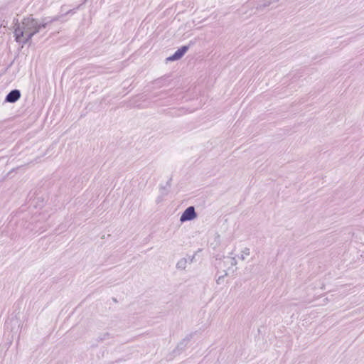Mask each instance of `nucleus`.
<instances>
[{"mask_svg": "<svg viewBox=\"0 0 364 364\" xmlns=\"http://www.w3.org/2000/svg\"><path fill=\"white\" fill-rule=\"evenodd\" d=\"M60 19V16L45 17L41 22L33 17L24 18L21 23L15 24L14 36L17 43L26 44L29 43L34 35L38 33L42 28H46L49 24L57 21Z\"/></svg>", "mask_w": 364, "mask_h": 364, "instance_id": "nucleus-1", "label": "nucleus"}, {"mask_svg": "<svg viewBox=\"0 0 364 364\" xmlns=\"http://www.w3.org/2000/svg\"><path fill=\"white\" fill-rule=\"evenodd\" d=\"M197 217V214L193 206L188 207L182 213L180 220L181 222L188 221L193 220Z\"/></svg>", "mask_w": 364, "mask_h": 364, "instance_id": "nucleus-2", "label": "nucleus"}, {"mask_svg": "<svg viewBox=\"0 0 364 364\" xmlns=\"http://www.w3.org/2000/svg\"><path fill=\"white\" fill-rule=\"evenodd\" d=\"M189 49V46H183L182 47H181L179 49H178L173 55L168 57L166 58V61H174V60H178L179 59H181L185 54L186 53L188 50Z\"/></svg>", "mask_w": 364, "mask_h": 364, "instance_id": "nucleus-3", "label": "nucleus"}, {"mask_svg": "<svg viewBox=\"0 0 364 364\" xmlns=\"http://www.w3.org/2000/svg\"><path fill=\"white\" fill-rule=\"evenodd\" d=\"M21 91L18 89H14L6 95L4 102L9 103H15L21 98Z\"/></svg>", "mask_w": 364, "mask_h": 364, "instance_id": "nucleus-4", "label": "nucleus"}, {"mask_svg": "<svg viewBox=\"0 0 364 364\" xmlns=\"http://www.w3.org/2000/svg\"><path fill=\"white\" fill-rule=\"evenodd\" d=\"M191 339V335H189L184 338L176 346V349L174 350V353L176 354H180L182 353L185 349L186 348L188 343L190 342Z\"/></svg>", "mask_w": 364, "mask_h": 364, "instance_id": "nucleus-5", "label": "nucleus"}, {"mask_svg": "<svg viewBox=\"0 0 364 364\" xmlns=\"http://www.w3.org/2000/svg\"><path fill=\"white\" fill-rule=\"evenodd\" d=\"M112 338V335L109 333H104L101 335H100L97 338V342H102V341H105L106 340H108L109 338Z\"/></svg>", "mask_w": 364, "mask_h": 364, "instance_id": "nucleus-6", "label": "nucleus"}, {"mask_svg": "<svg viewBox=\"0 0 364 364\" xmlns=\"http://www.w3.org/2000/svg\"><path fill=\"white\" fill-rule=\"evenodd\" d=\"M188 263V261L186 258L181 259L176 264L177 269H185L186 267V264Z\"/></svg>", "mask_w": 364, "mask_h": 364, "instance_id": "nucleus-7", "label": "nucleus"}, {"mask_svg": "<svg viewBox=\"0 0 364 364\" xmlns=\"http://www.w3.org/2000/svg\"><path fill=\"white\" fill-rule=\"evenodd\" d=\"M250 254V250L249 248H245L242 251V253H241V256L240 257V258L242 259V260H245L246 257L249 256Z\"/></svg>", "mask_w": 364, "mask_h": 364, "instance_id": "nucleus-8", "label": "nucleus"}, {"mask_svg": "<svg viewBox=\"0 0 364 364\" xmlns=\"http://www.w3.org/2000/svg\"><path fill=\"white\" fill-rule=\"evenodd\" d=\"M227 259H228L227 262L228 263H230L232 266H235L237 264V260H236L235 257H228Z\"/></svg>", "mask_w": 364, "mask_h": 364, "instance_id": "nucleus-9", "label": "nucleus"}, {"mask_svg": "<svg viewBox=\"0 0 364 364\" xmlns=\"http://www.w3.org/2000/svg\"><path fill=\"white\" fill-rule=\"evenodd\" d=\"M78 9V7L75 8V9H70L69 11H68L65 15H68V14H75L77 9Z\"/></svg>", "mask_w": 364, "mask_h": 364, "instance_id": "nucleus-10", "label": "nucleus"}, {"mask_svg": "<svg viewBox=\"0 0 364 364\" xmlns=\"http://www.w3.org/2000/svg\"><path fill=\"white\" fill-rule=\"evenodd\" d=\"M168 192V190L166 187L161 188V195H166Z\"/></svg>", "mask_w": 364, "mask_h": 364, "instance_id": "nucleus-11", "label": "nucleus"}, {"mask_svg": "<svg viewBox=\"0 0 364 364\" xmlns=\"http://www.w3.org/2000/svg\"><path fill=\"white\" fill-rule=\"evenodd\" d=\"M223 278V276L219 277V278L217 280V283L220 284V281H222V279Z\"/></svg>", "mask_w": 364, "mask_h": 364, "instance_id": "nucleus-12", "label": "nucleus"}, {"mask_svg": "<svg viewBox=\"0 0 364 364\" xmlns=\"http://www.w3.org/2000/svg\"><path fill=\"white\" fill-rule=\"evenodd\" d=\"M223 278V276L219 277V278L217 280V283L220 284V281H222V279Z\"/></svg>", "mask_w": 364, "mask_h": 364, "instance_id": "nucleus-13", "label": "nucleus"}, {"mask_svg": "<svg viewBox=\"0 0 364 364\" xmlns=\"http://www.w3.org/2000/svg\"><path fill=\"white\" fill-rule=\"evenodd\" d=\"M171 181V179H169V180H168V181L167 182V186H168V187H170V183H169V181Z\"/></svg>", "mask_w": 364, "mask_h": 364, "instance_id": "nucleus-14", "label": "nucleus"}, {"mask_svg": "<svg viewBox=\"0 0 364 364\" xmlns=\"http://www.w3.org/2000/svg\"><path fill=\"white\" fill-rule=\"evenodd\" d=\"M193 257H192V258L191 259L190 262H193Z\"/></svg>", "mask_w": 364, "mask_h": 364, "instance_id": "nucleus-15", "label": "nucleus"}]
</instances>
